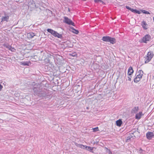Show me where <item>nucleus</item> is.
<instances>
[{"label":"nucleus","mask_w":154,"mask_h":154,"mask_svg":"<svg viewBox=\"0 0 154 154\" xmlns=\"http://www.w3.org/2000/svg\"><path fill=\"white\" fill-rule=\"evenodd\" d=\"M141 11L144 14H150V13L148 11H146L145 10H141Z\"/></svg>","instance_id":"24"},{"label":"nucleus","mask_w":154,"mask_h":154,"mask_svg":"<svg viewBox=\"0 0 154 154\" xmlns=\"http://www.w3.org/2000/svg\"><path fill=\"white\" fill-rule=\"evenodd\" d=\"M3 86L1 85H0V91H1L2 89Z\"/></svg>","instance_id":"36"},{"label":"nucleus","mask_w":154,"mask_h":154,"mask_svg":"<svg viewBox=\"0 0 154 154\" xmlns=\"http://www.w3.org/2000/svg\"><path fill=\"white\" fill-rule=\"evenodd\" d=\"M30 63V62H23L21 63V65H23L24 66H28L29 65V63Z\"/></svg>","instance_id":"20"},{"label":"nucleus","mask_w":154,"mask_h":154,"mask_svg":"<svg viewBox=\"0 0 154 154\" xmlns=\"http://www.w3.org/2000/svg\"><path fill=\"white\" fill-rule=\"evenodd\" d=\"M151 39V37L150 35L149 34H147L143 37L140 40L139 42L141 43H146L147 42L149 41Z\"/></svg>","instance_id":"3"},{"label":"nucleus","mask_w":154,"mask_h":154,"mask_svg":"<svg viewBox=\"0 0 154 154\" xmlns=\"http://www.w3.org/2000/svg\"><path fill=\"white\" fill-rule=\"evenodd\" d=\"M87 150H88V151H91V150H92L93 149V148L91 147L90 146H87V148H86Z\"/></svg>","instance_id":"27"},{"label":"nucleus","mask_w":154,"mask_h":154,"mask_svg":"<svg viewBox=\"0 0 154 154\" xmlns=\"http://www.w3.org/2000/svg\"><path fill=\"white\" fill-rule=\"evenodd\" d=\"M48 66H49L50 67L48 68V69L49 70H51V68L52 67V65L50 63H48Z\"/></svg>","instance_id":"26"},{"label":"nucleus","mask_w":154,"mask_h":154,"mask_svg":"<svg viewBox=\"0 0 154 154\" xmlns=\"http://www.w3.org/2000/svg\"><path fill=\"white\" fill-rule=\"evenodd\" d=\"M4 46L6 47L7 48H8V49L11 50V51H12V49H14L13 48H12L11 46L8 44H5L4 45Z\"/></svg>","instance_id":"18"},{"label":"nucleus","mask_w":154,"mask_h":154,"mask_svg":"<svg viewBox=\"0 0 154 154\" xmlns=\"http://www.w3.org/2000/svg\"><path fill=\"white\" fill-rule=\"evenodd\" d=\"M126 8L127 9L130 10L131 12H132L134 13H137L138 14H140V12L139 11H138L136 9H134L133 8H132L129 7L128 6H126Z\"/></svg>","instance_id":"5"},{"label":"nucleus","mask_w":154,"mask_h":154,"mask_svg":"<svg viewBox=\"0 0 154 154\" xmlns=\"http://www.w3.org/2000/svg\"><path fill=\"white\" fill-rule=\"evenodd\" d=\"M73 32L75 33L76 34H78L79 33V31L78 30H76L75 29H74V30L73 31Z\"/></svg>","instance_id":"31"},{"label":"nucleus","mask_w":154,"mask_h":154,"mask_svg":"<svg viewBox=\"0 0 154 154\" xmlns=\"http://www.w3.org/2000/svg\"><path fill=\"white\" fill-rule=\"evenodd\" d=\"M136 132H137V131H136L135 130H134V131L133 130L131 132L130 134L134 135V133Z\"/></svg>","instance_id":"34"},{"label":"nucleus","mask_w":154,"mask_h":154,"mask_svg":"<svg viewBox=\"0 0 154 154\" xmlns=\"http://www.w3.org/2000/svg\"><path fill=\"white\" fill-rule=\"evenodd\" d=\"M122 124V121L121 119H119L116 121V125L117 126H120Z\"/></svg>","instance_id":"15"},{"label":"nucleus","mask_w":154,"mask_h":154,"mask_svg":"<svg viewBox=\"0 0 154 154\" xmlns=\"http://www.w3.org/2000/svg\"><path fill=\"white\" fill-rule=\"evenodd\" d=\"M140 79L139 78H138L136 77L134 79V82L136 83H137L138 82L140 81Z\"/></svg>","instance_id":"22"},{"label":"nucleus","mask_w":154,"mask_h":154,"mask_svg":"<svg viewBox=\"0 0 154 154\" xmlns=\"http://www.w3.org/2000/svg\"><path fill=\"white\" fill-rule=\"evenodd\" d=\"M70 55L72 57H75L76 56H77L76 53L75 52L73 53L72 54H70Z\"/></svg>","instance_id":"28"},{"label":"nucleus","mask_w":154,"mask_h":154,"mask_svg":"<svg viewBox=\"0 0 154 154\" xmlns=\"http://www.w3.org/2000/svg\"><path fill=\"white\" fill-rule=\"evenodd\" d=\"M144 152V151L142 150L141 149H140L139 151V152L140 154H143Z\"/></svg>","instance_id":"30"},{"label":"nucleus","mask_w":154,"mask_h":154,"mask_svg":"<svg viewBox=\"0 0 154 154\" xmlns=\"http://www.w3.org/2000/svg\"><path fill=\"white\" fill-rule=\"evenodd\" d=\"M71 29H72L73 30H74V29H75L74 28H73V27H71Z\"/></svg>","instance_id":"38"},{"label":"nucleus","mask_w":154,"mask_h":154,"mask_svg":"<svg viewBox=\"0 0 154 154\" xmlns=\"http://www.w3.org/2000/svg\"><path fill=\"white\" fill-rule=\"evenodd\" d=\"M151 59V58H150L149 57L147 56L145 58V63H148Z\"/></svg>","instance_id":"19"},{"label":"nucleus","mask_w":154,"mask_h":154,"mask_svg":"<svg viewBox=\"0 0 154 154\" xmlns=\"http://www.w3.org/2000/svg\"><path fill=\"white\" fill-rule=\"evenodd\" d=\"M93 131H94V132H96V131H99L98 127H97L96 128H93Z\"/></svg>","instance_id":"33"},{"label":"nucleus","mask_w":154,"mask_h":154,"mask_svg":"<svg viewBox=\"0 0 154 154\" xmlns=\"http://www.w3.org/2000/svg\"><path fill=\"white\" fill-rule=\"evenodd\" d=\"M153 53L151 51H149L148 53L147 56L149 57L150 58L152 59L153 57Z\"/></svg>","instance_id":"17"},{"label":"nucleus","mask_w":154,"mask_h":154,"mask_svg":"<svg viewBox=\"0 0 154 154\" xmlns=\"http://www.w3.org/2000/svg\"><path fill=\"white\" fill-rule=\"evenodd\" d=\"M133 72L134 71L133 70L132 67L131 66H130L129 67L128 69V75H131L133 73Z\"/></svg>","instance_id":"14"},{"label":"nucleus","mask_w":154,"mask_h":154,"mask_svg":"<svg viewBox=\"0 0 154 154\" xmlns=\"http://www.w3.org/2000/svg\"><path fill=\"white\" fill-rule=\"evenodd\" d=\"M137 74V75L136 76V77L139 78L140 79H141L143 74V71L141 70H139Z\"/></svg>","instance_id":"9"},{"label":"nucleus","mask_w":154,"mask_h":154,"mask_svg":"<svg viewBox=\"0 0 154 154\" xmlns=\"http://www.w3.org/2000/svg\"><path fill=\"white\" fill-rule=\"evenodd\" d=\"M131 75H128V80H129V81H131V78L132 77Z\"/></svg>","instance_id":"32"},{"label":"nucleus","mask_w":154,"mask_h":154,"mask_svg":"<svg viewBox=\"0 0 154 154\" xmlns=\"http://www.w3.org/2000/svg\"><path fill=\"white\" fill-rule=\"evenodd\" d=\"M33 91L35 95H36L41 97L43 98L46 99L47 98H50L51 95L49 91L38 85L37 87H34L32 88Z\"/></svg>","instance_id":"1"},{"label":"nucleus","mask_w":154,"mask_h":154,"mask_svg":"<svg viewBox=\"0 0 154 154\" xmlns=\"http://www.w3.org/2000/svg\"><path fill=\"white\" fill-rule=\"evenodd\" d=\"M54 36L57 37L59 38H61L62 37V35L59 34L57 32Z\"/></svg>","instance_id":"21"},{"label":"nucleus","mask_w":154,"mask_h":154,"mask_svg":"<svg viewBox=\"0 0 154 154\" xmlns=\"http://www.w3.org/2000/svg\"><path fill=\"white\" fill-rule=\"evenodd\" d=\"M47 31L48 32L51 33V34H52L54 31L53 30L50 29H48Z\"/></svg>","instance_id":"25"},{"label":"nucleus","mask_w":154,"mask_h":154,"mask_svg":"<svg viewBox=\"0 0 154 154\" xmlns=\"http://www.w3.org/2000/svg\"><path fill=\"white\" fill-rule=\"evenodd\" d=\"M64 22L70 25H72L74 26V23L70 19L67 17H64Z\"/></svg>","instance_id":"4"},{"label":"nucleus","mask_w":154,"mask_h":154,"mask_svg":"<svg viewBox=\"0 0 154 154\" xmlns=\"http://www.w3.org/2000/svg\"><path fill=\"white\" fill-rule=\"evenodd\" d=\"M138 109V107H135L132 109L131 112L132 113H136L137 112Z\"/></svg>","instance_id":"13"},{"label":"nucleus","mask_w":154,"mask_h":154,"mask_svg":"<svg viewBox=\"0 0 154 154\" xmlns=\"http://www.w3.org/2000/svg\"><path fill=\"white\" fill-rule=\"evenodd\" d=\"M153 136L154 134L152 132H149L146 134V137L149 140L151 139Z\"/></svg>","instance_id":"8"},{"label":"nucleus","mask_w":154,"mask_h":154,"mask_svg":"<svg viewBox=\"0 0 154 154\" xmlns=\"http://www.w3.org/2000/svg\"><path fill=\"white\" fill-rule=\"evenodd\" d=\"M75 144L77 146L82 149H85L87 148V146H84L82 144H79L76 143H75Z\"/></svg>","instance_id":"12"},{"label":"nucleus","mask_w":154,"mask_h":154,"mask_svg":"<svg viewBox=\"0 0 154 154\" xmlns=\"http://www.w3.org/2000/svg\"><path fill=\"white\" fill-rule=\"evenodd\" d=\"M27 35L29 38H32L35 35V34L32 32H29L27 34Z\"/></svg>","instance_id":"16"},{"label":"nucleus","mask_w":154,"mask_h":154,"mask_svg":"<svg viewBox=\"0 0 154 154\" xmlns=\"http://www.w3.org/2000/svg\"><path fill=\"white\" fill-rule=\"evenodd\" d=\"M128 137H129V139H130V138L132 137L133 136H131V135L130 136H129Z\"/></svg>","instance_id":"37"},{"label":"nucleus","mask_w":154,"mask_h":154,"mask_svg":"<svg viewBox=\"0 0 154 154\" xmlns=\"http://www.w3.org/2000/svg\"><path fill=\"white\" fill-rule=\"evenodd\" d=\"M5 16L2 17L1 18V22L3 21H6L8 22L9 21V17L8 15L5 14Z\"/></svg>","instance_id":"10"},{"label":"nucleus","mask_w":154,"mask_h":154,"mask_svg":"<svg viewBox=\"0 0 154 154\" xmlns=\"http://www.w3.org/2000/svg\"><path fill=\"white\" fill-rule=\"evenodd\" d=\"M143 115L142 112H140L138 113H137L135 116V119H140L141 116Z\"/></svg>","instance_id":"11"},{"label":"nucleus","mask_w":154,"mask_h":154,"mask_svg":"<svg viewBox=\"0 0 154 154\" xmlns=\"http://www.w3.org/2000/svg\"><path fill=\"white\" fill-rule=\"evenodd\" d=\"M146 25H147V24H146V22L145 21H143L142 22V25L143 26V28L145 29H147V28H145L144 26Z\"/></svg>","instance_id":"23"},{"label":"nucleus","mask_w":154,"mask_h":154,"mask_svg":"<svg viewBox=\"0 0 154 154\" xmlns=\"http://www.w3.org/2000/svg\"><path fill=\"white\" fill-rule=\"evenodd\" d=\"M29 6L31 8H36V5L35 2L32 0H30L29 2Z\"/></svg>","instance_id":"7"},{"label":"nucleus","mask_w":154,"mask_h":154,"mask_svg":"<svg viewBox=\"0 0 154 154\" xmlns=\"http://www.w3.org/2000/svg\"><path fill=\"white\" fill-rule=\"evenodd\" d=\"M94 2L95 3H98L99 2L103 3V1L101 0H94Z\"/></svg>","instance_id":"29"},{"label":"nucleus","mask_w":154,"mask_h":154,"mask_svg":"<svg viewBox=\"0 0 154 154\" xmlns=\"http://www.w3.org/2000/svg\"><path fill=\"white\" fill-rule=\"evenodd\" d=\"M126 8L127 9L130 10L131 12H132L134 13H137L138 14H140V12L139 11H138L136 9H134L133 8H132L129 7L128 6H126Z\"/></svg>","instance_id":"6"},{"label":"nucleus","mask_w":154,"mask_h":154,"mask_svg":"<svg viewBox=\"0 0 154 154\" xmlns=\"http://www.w3.org/2000/svg\"><path fill=\"white\" fill-rule=\"evenodd\" d=\"M102 40L104 42H110L112 44H114L116 42V39L114 38L108 36L103 37Z\"/></svg>","instance_id":"2"},{"label":"nucleus","mask_w":154,"mask_h":154,"mask_svg":"<svg viewBox=\"0 0 154 154\" xmlns=\"http://www.w3.org/2000/svg\"><path fill=\"white\" fill-rule=\"evenodd\" d=\"M56 32L54 31V32L51 34L54 36L56 34Z\"/></svg>","instance_id":"35"}]
</instances>
